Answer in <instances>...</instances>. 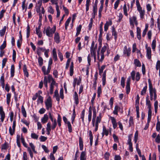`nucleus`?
<instances>
[{
    "instance_id": "15",
    "label": "nucleus",
    "mask_w": 160,
    "mask_h": 160,
    "mask_svg": "<svg viewBox=\"0 0 160 160\" xmlns=\"http://www.w3.org/2000/svg\"><path fill=\"white\" fill-rule=\"evenodd\" d=\"M11 94L10 93H8L7 94V103L9 105L11 101Z\"/></svg>"
},
{
    "instance_id": "35",
    "label": "nucleus",
    "mask_w": 160,
    "mask_h": 160,
    "mask_svg": "<svg viewBox=\"0 0 160 160\" xmlns=\"http://www.w3.org/2000/svg\"><path fill=\"white\" fill-rule=\"evenodd\" d=\"M92 110L91 107L90 106L89 108L88 118H92Z\"/></svg>"
},
{
    "instance_id": "44",
    "label": "nucleus",
    "mask_w": 160,
    "mask_h": 160,
    "mask_svg": "<svg viewBox=\"0 0 160 160\" xmlns=\"http://www.w3.org/2000/svg\"><path fill=\"white\" fill-rule=\"evenodd\" d=\"M90 0H87L86 2V11H88L89 10V3L90 2Z\"/></svg>"
},
{
    "instance_id": "33",
    "label": "nucleus",
    "mask_w": 160,
    "mask_h": 160,
    "mask_svg": "<svg viewBox=\"0 0 160 160\" xmlns=\"http://www.w3.org/2000/svg\"><path fill=\"white\" fill-rule=\"evenodd\" d=\"M30 28L29 24H28L27 29V38H28L30 36Z\"/></svg>"
},
{
    "instance_id": "21",
    "label": "nucleus",
    "mask_w": 160,
    "mask_h": 160,
    "mask_svg": "<svg viewBox=\"0 0 160 160\" xmlns=\"http://www.w3.org/2000/svg\"><path fill=\"white\" fill-rule=\"evenodd\" d=\"M6 29V26H4L3 28L0 30V35L1 36H3L5 34Z\"/></svg>"
},
{
    "instance_id": "50",
    "label": "nucleus",
    "mask_w": 160,
    "mask_h": 160,
    "mask_svg": "<svg viewBox=\"0 0 160 160\" xmlns=\"http://www.w3.org/2000/svg\"><path fill=\"white\" fill-rule=\"evenodd\" d=\"M6 47V42L4 41L3 44L0 46V50H2L4 49Z\"/></svg>"
},
{
    "instance_id": "29",
    "label": "nucleus",
    "mask_w": 160,
    "mask_h": 160,
    "mask_svg": "<svg viewBox=\"0 0 160 160\" xmlns=\"http://www.w3.org/2000/svg\"><path fill=\"white\" fill-rule=\"evenodd\" d=\"M71 20V18L69 17V18H68L67 20L65 22V29L66 30H67V27L68 26Z\"/></svg>"
},
{
    "instance_id": "16",
    "label": "nucleus",
    "mask_w": 160,
    "mask_h": 160,
    "mask_svg": "<svg viewBox=\"0 0 160 160\" xmlns=\"http://www.w3.org/2000/svg\"><path fill=\"white\" fill-rule=\"evenodd\" d=\"M23 71L24 73L25 76L27 78H28L29 76V73L27 71L26 66L25 65L24 66Z\"/></svg>"
},
{
    "instance_id": "64",
    "label": "nucleus",
    "mask_w": 160,
    "mask_h": 160,
    "mask_svg": "<svg viewBox=\"0 0 160 160\" xmlns=\"http://www.w3.org/2000/svg\"><path fill=\"white\" fill-rule=\"evenodd\" d=\"M155 141L158 143H159L160 142V136L159 134H158L157 136L155 139Z\"/></svg>"
},
{
    "instance_id": "20",
    "label": "nucleus",
    "mask_w": 160,
    "mask_h": 160,
    "mask_svg": "<svg viewBox=\"0 0 160 160\" xmlns=\"http://www.w3.org/2000/svg\"><path fill=\"white\" fill-rule=\"evenodd\" d=\"M48 81L49 82H51V83L53 82V83H56V82L54 79L52 78V76L50 75H48Z\"/></svg>"
},
{
    "instance_id": "10",
    "label": "nucleus",
    "mask_w": 160,
    "mask_h": 160,
    "mask_svg": "<svg viewBox=\"0 0 160 160\" xmlns=\"http://www.w3.org/2000/svg\"><path fill=\"white\" fill-rule=\"evenodd\" d=\"M15 67L13 65H12L10 69L11 77L12 78L14 75Z\"/></svg>"
},
{
    "instance_id": "58",
    "label": "nucleus",
    "mask_w": 160,
    "mask_h": 160,
    "mask_svg": "<svg viewBox=\"0 0 160 160\" xmlns=\"http://www.w3.org/2000/svg\"><path fill=\"white\" fill-rule=\"evenodd\" d=\"M136 80L137 81H138L140 79V75L139 72H138L136 73Z\"/></svg>"
},
{
    "instance_id": "31",
    "label": "nucleus",
    "mask_w": 160,
    "mask_h": 160,
    "mask_svg": "<svg viewBox=\"0 0 160 160\" xmlns=\"http://www.w3.org/2000/svg\"><path fill=\"white\" fill-rule=\"evenodd\" d=\"M38 62L40 66H42L43 64V60L41 57H39L38 59Z\"/></svg>"
},
{
    "instance_id": "22",
    "label": "nucleus",
    "mask_w": 160,
    "mask_h": 160,
    "mask_svg": "<svg viewBox=\"0 0 160 160\" xmlns=\"http://www.w3.org/2000/svg\"><path fill=\"white\" fill-rule=\"evenodd\" d=\"M82 25H80L77 28V33H76V36H77L78 35L80 34V32L81 31V29L82 28Z\"/></svg>"
},
{
    "instance_id": "56",
    "label": "nucleus",
    "mask_w": 160,
    "mask_h": 160,
    "mask_svg": "<svg viewBox=\"0 0 160 160\" xmlns=\"http://www.w3.org/2000/svg\"><path fill=\"white\" fill-rule=\"evenodd\" d=\"M140 14V17L141 18H144V16L145 14V11L143 10L142 11H141L139 12Z\"/></svg>"
},
{
    "instance_id": "23",
    "label": "nucleus",
    "mask_w": 160,
    "mask_h": 160,
    "mask_svg": "<svg viewBox=\"0 0 160 160\" xmlns=\"http://www.w3.org/2000/svg\"><path fill=\"white\" fill-rule=\"evenodd\" d=\"M62 121V118L59 114H58V118H57V122L58 123V125L59 127H60L61 124V122Z\"/></svg>"
},
{
    "instance_id": "7",
    "label": "nucleus",
    "mask_w": 160,
    "mask_h": 160,
    "mask_svg": "<svg viewBox=\"0 0 160 160\" xmlns=\"http://www.w3.org/2000/svg\"><path fill=\"white\" fill-rule=\"evenodd\" d=\"M54 40L55 42L57 44L59 43L60 42V38L59 33L56 32L54 34Z\"/></svg>"
},
{
    "instance_id": "30",
    "label": "nucleus",
    "mask_w": 160,
    "mask_h": 160,
    "mask_svg": "<svg viewBox=\"0 0 160 160\" xmlns=\"http://www.w3.org/2000/svg\"><path fill=\"white\" fill-rule=\"evenodd\" d=\"M21 111L23 116L25 117H26L27 116L26 112L23 105L22 106Z\"/></svg>"
},
{
    "instance_id": "3",
    "label": "nucleus",
    "mask_w": 160,
    "mask_h": 160,
    "mask_svg": "<svg viewBox=\"0 0 160 160\" xmlns=\"http://www.w3.org/2000/svg\"><path fill=\"white\" fill-rule=\"evenodd\" d=\"M46 106V108L48 110H49L52 107V100L51 98L49 97L47 99L46 101L45 102Z\"/></svg>"
},
{
    "instance_id": "13",
    "label": "nucleus",
    "mask_w": 160,
    "mask_h": 160,
    "mask_svg": "<svg viewBox=\"0 0 160 160\" xmlns=\"http://www.w3.org/2000/svg\"><path fill=\"white\" fill-rule=\"evenodd\" d=\"M8 147V144L7 142H5L2 145L1 150H6Z\"/></svg>"
},
{
    "instance_id": "5",
    "label": "nucleus",
    "mask_w": 160,
    "mask_h": 160,
    "mask_svg": "<svg viewBox=\"0 0 160 160\" xmlns=\"http://www.w3.org/2000/svg\"><path fill=\"white\" fill-rule=\"evenodd\" d=\"M129 21L130 25H134V23H135L136 25H137L138 24V22L136 20V18L135 16H133L132 18H130Z\"/></svg>"
},
{
    "instance_id": "49",
    "label": "nucleus",
    "mask_w": 160,
    "mask_h": 160,
    "mask_svg": "<svg viewBox=\"0 0 160 160\" xmlns=\"http://www.w3.org/2000/svg\"><path fill=\"white\" fill-rule=\"evenodd\" d=\"M135 71H133L131 73V76L132 79L133 80H135Z\"/></svg>"
},
{
    "instance_id": "52",
    "label": "nucleus",
    "mask_w": 160,
    "mask_h": 160,
    "mask_svg": "<svg viewBox=\"0 0 160 160\" xmlns=\"http://www.w3.org/2000/svg\"><path fill=\"white\" fill-rule=\"evenodd\" d=\"M48 12L51 14H53L54 13V10L52 8V7L51 6H49L48 8Z\"/></svg>"
},
{
    "instance_id": "18",
    "label": "nucleus",
    "mask_w": 160,
    "mask_h": 160,
    "mask_svg": "<svg viewBox=\"0 0 160 160\" xmlns=\"http://www.w3.org/2000/svg\"><path fill=\"white\" fill-rule=\"evenodd\" d=\"M74 99L75 101V103L77 105L79 103V100L78 95L76 92H75L74 93Z\"/></svg>"
},
{
    "instance_id": "39",
    "label": "nucleus",
    "mask_w": 160,
    "mask_h": 160,
    "mask_svg": "<svg viewBox=\"0 0 160 160\" xmlns=\"http://www.w3.org/2000/svg\"><path fill=\"white\" fill-rule=\"evenodd\" d=\"M31 138H32L35 139L37 140L38 139V135L34 133H32L31 134Z\"/></svg>"
},
{
    "instance_id": "55",
    "label": "nucleus",
    "mask_w": 160,
    "mask_h": 160,
    "mask_svg": "<svg viewBox=\"0 0 160 160\" xmlns=\"http://www.w3.org/2000/svg\"><path fill=\"white\" fill-rule=\"evenodd\" d=\"M102 93V89L101 87H99L98 89V96L99 97L100 96V94Z\"/></svg>"
},
{
    "instance_id": "2",
    "label": "nucleus",
    "mask_w": 160,
    "mask_h": 160,
    "mask_svg": "<svg viewBox=\"0 0 160 160\" xmlns=\"http://www.w3.org/2000/svg\"><path fill=\"white\" fill-rule=\"evenodd\" d=\"M149 88L150 95H152L153 96H154L153 99L154 101H155L157 97L156 89L155 88H153V87Z\"/></svg>"
},
{
    "instance_id": "62",
    "label": "nucleus",
    "mask_w": 160,
    "mask_h": 160,
    "mask_svg": "<svg viewBox=\"0 0 160 160\" xmlns=\"http://www.w3.org/2000/svg\"><path fill=\"white\" fill-rule=\"evenodd\" d=\"M47 139V137L42 136H41L40 138V139L41 142H44Z\"/></svg>"
},
{
    "instance_id": "6",
    "label": "nucleus",
    "mask_w": 160,
    "mask_h": 160,
    "mask_svg": "<svg viewBox=\"0 0 160 160\" xmlns=\"http://www.w3.org/2000/svg\"><path fill=\"white\" fill-rule=\"evenodd\" d=\"M146 49L147 50V56L149 59H150L151 58V48L150 47H147V45H146Z\"/></svg>"
},
{
    "instance_id": "51",
    "label": "nucleus",
    "mask_w": 160,
    "mask_h": 160,
    "mask_svg": "<svg viewBox=\"0 0 160 160\" xmlns=\"http://www.w3.org/2000/svg\"><path fill=\"white\" fill-rule=\"evenodd\" d=\"M85 110L83 109L82 111L81 115V118L82 119V122H84V115H85Z\"/></svg>"
},
{
    "instance_id": "12",
    "label": "nucleus",
    "mask_w": 160,
    "mask_h": 160,
    "mask_svg": "<svg viewBox=\"0 0 160 160\" xmlns=\"http://www.w3.org/2000/svg\"><path fill=\"white\" fill-rule=\"evenodd\" d=\"M48 119V115L47 114H45L44 117L41 119L42 122L43 123H45L47 122Z\"/></svg>"
},
{
    "instance_id": "14",
    "label": "nucleus",
    "mask_w": 160,
    "mask_h": 160,
    "mask_svg": "<svg viewBox=\"0 0 160 160\" xmlns=\"http://www.w3.org/2000/svg\"><path fill=\"white\" fill-rule=\"evenodd\" d=\"M137 38L139 40H140L141 38V30L139 27L137 28Z\"/></svg>"
},
{
    "instance_id": "61",
    "label": "nucleus",
    "mask_w": 160,
    "mask_h": 160,
    "mask_svg": "<svg viewBox=\"0 0 160 160\" xmlns=\"http://www.w3.org/2000/svg\"><path fill=\"white\" fill-rule=\"evenodd\" d=\"M42 147L46 152L48 153L49 152V150L45 145H42Z\"/></svg>"
},
{
    "instance_id": "42",
    "label": "nucleus",
    "mask_w": 160,
    "mask_h": 160,
    "mask_svg": "<svg viewBox=\"0 0 160 160\" xmlns=\"http://www.w3.org/2000/svg\"><path fill=\"white\" fill-rule=\"evenodd\" d=\"M123 12H124V15L126 16H128V14L127 12V6L125 4L123 6Z\"/></svg>"
},
{
    "instance_id": "48",
    "label": "nucleus",
    "mask_w": 160,
    "mask_h": 160,
    "mask_svg": "<svg viewBox=\"0 0 160 160\" xmlns=\"http://www.w3.org/2000/svg\"><path fill=\"white\" fill-rule=\"evenodd\" d=\"M23 160H28V158L27 153L26 152H24L23 155Z\"/></svg>"
},
{
    "instance_id": "27",
    "label": "nucleus",
    "mask_w": 160,
    "mask_h": 160,
    "mask_svg": "<svg viewBox=\"0 0 160 160\" xmlns=\"http://www.w3.org/2000/svg\"><path fill=\"white\" fill-rule=\"evenodd\" d=\"M151 46L152 50L153 51H154L156 46V40L155 38L152 41Z\"/></svg>"
},
{
    "instance_id": "24",
    "label": "nucleus",
    "mask_w": 160,
    "mask_h": 160,
    "mask_svg": "<svg viewBox=\"0 0 160 160\" xmlns=\"http://www.w3.org/2000/svg\"><path fill=\"white\" fill-rule=\"evenodd\" d=\"M134 63L137 67H140L141 66V64L140 62L137 59H134Z\"/></svg>"
},
{
    "instance_id": "1",
    "label": "nucleus",
    "mask_w": 160,
    "mask_h": 160,
    "mask_svg": "<svg viewBox=\"0 0 160 160\" xmlns=\"http://www.w3.org/2000/svg\"><path fill=\"white\" fill-rule=\"evenodd\" d=\"M56 30V27L54 26L52 28H51L50 27H48L46 30L44 29L43 31V33H45V32L46 35L49 37H52L53 34L55 33Z\"/></svg>"
},
{
    "instance_id": "19",
    "label": "nucleus",
    "mask_w": 160,
    "mask_h": 160,
    "mask_svg": "<svg viewBox=\"0 0 160 160\" xmlns=\"http://www.w3.org/2000/svg\"><path fill=\"white\" fill-rule=\"evenodd\" d=\"M146 105L148 106V108H151V102L149 100L148 96L146 98Z\"/></svg>"
},
{
    "instance_id": "11",
    "label": "nucleus",
    "mask_w": 160,
    "mask_h": 160,
    "mask_svg": "<svg viewBox=\"0 0 160 160\" xmlns=\"http://www.w3.org/2000/svg\"><path fill=\"white\" fill-rule=\"evenodd\" d=\"M86 153L85 151L82 152L80 155V160H86Z\"/></svg>"
},
{
    "instance_id": "8",
    "label": "nucleus",
    "mask_w": 160,
    "mask_h": 160,
    "mask_svg": "<svg viewBox=\"0 0 160 160\" xmlns=\"http://www.w3.org/2000/svg\"><path fill=\"white\" fill-rule=\"evenodd\" d=\"M112 24V22L111 21L107 22L104 25V31H107L108 29V26Z\"/></svg>"
},
{
    "instance_id": "28",
    "label": "nucleus",
    "mask_w": 160,
    "mask_h": 160,
    "mask_svg": "<svg viewBox=\"0 0 160 160\" xmlns=\"http://www.w3.org/2000/svg\"><path fill=\"white\" fill-rule=\"evenodd\" d=\"M52 54L53 56V59H54L55 61H57V55L56 52L55 51V49H53L52 50Z\"/></svg>"
},
{
    "instance_id": "17",
    "label": "nucleus",
    "mask_w": 160,
    "mask_h": 160,
    "mask_svg": "<svg viewBox=\"0 0 160 160\" xmlns=\"http://www.w3.org/2000/svg\"><path fill=\"white\" fill-rule=\"evenodd\" d=\"M152 108H148V120H151V116H152Z\"/></svg>"
},
{
    "instance_id": "36",
    "label": "nucleus",
    "mask_w": 160,
    "mask_h": 160,
    "mask_svg": "<svg viewBox=\"0 0 160 160\" xmlns=\"http://www.w3.org/2000/svg\"><path fill=\"white\" fill-rule=\"evenodd\" d=\"M93 13H97L98 10L97 4H95L93 6Z\"/></svg>"
},
{
    "instance_id": "32",
    "label": "nucleus",
    "mask_w": 160,
    "mask_h": 160,
    "mask_svg": "<svg viewBox=\"0 0 160 160\" xmlns=\"http://www.w3.org/2000/svg\"><path fill=\"white\" fill-rule=\"evenodd\" d=\"M105 67V65H102L101 66V68H99V74L100 75H101L102 73L103 72V70Z\"/></svg>"
},
{
    "instance_id": "57",
    "label": "nucleus",
    "mask_w": 160,
    "mask_h": 160,
    "mask_svg": "<svg viewBox=\"0 0 160 160\" xmlns=\"http://www.w3.org/2000/svg\"><path fill=\"white\" fill-rule=\"evenodd\" d=\"M132 134L129 135L128 136V144L132 143L131 142L132 138Z\"/></svg>"
},
{
    "instance_id": "54",
    "label": "nucleus",
    "mask_w": 160,
    "mask_h": 160,
    "mask_svg": "<svg viewBox=\"0 0 160 160\" xmlns=\"http://www.w3.org/2000/svg\"><path fill=\"white\" fill-rule=\"evenodd\" d=\"M21 141L23 144V145L25 147H28V145L27 143L25 142L24 138L22 137H21Z\"/></svg>"
},
{
    "instance_id": "26",
    "label": "nucleus",
    "mask_w": 160,
    "mask_h": 160,
    "mask_svg": "<svg viewBox=\"0 0 160 160\" xmlns=\"http://www.w3.org/2000/svg\"><path fill=\"white\" fill-rule=\"evenodd\" d=\"M147 88V86L146 84V85L143 88L141 92V95H144L146 94Z\"/></svg>"
},
{
    "instance_id": "25",
    "label": "nucleus",
    "mask_w": 160,
    "mask_h": 160,
    "mask_svg": "<svg viewBox=\"0 0 160 160\" xmlns=\"http://www.w3.org/2000/svg\"><path fill=\"white\" fill-rule=\"evenodd\" d=\"M55 83H51L50 85V94H52L53 92L54 86L55 85Z\"/></svg>"
},
{
    "instance_id": "9",
    "label": "nucleus",
    "mask_w": 160,
    "mask_h": 160,
    "mask_svg": "<svg viewBox=\"0 0 160 160\" xmlns=\"http://www.w3.org/2000/svg\"><path fill=\"white\" fill-rule=\"evenodd\" d=\"M111 119L112 121V122L113 125V128L114 129H115L117 126V123L116 122V119L114 118L113 117H111Z\"/></svg>"
},
{
    "instance_id": "53",
    "label": "nucleus",
    "mask_w": 160,
    "mask_h": 160,
    "mask_svg": "<svg viewBox=\"0 0 160 160\" xmlns=\"http://www.w3.org/2000/svg\"><path fill=\"white\" fill-rule=\"evenodd\" d=\"M125 79L123 77H122L121 78V84L122 87L124 88L125 86Z\"/></svg>"
},
{
    "instance_id": "59",
    "label": "nucleus",
    "mask_w": 160,
    "mask_h": 160,
    "mask_svg": "<svg viewBox=\"0 0 160 160\" xmlns=\"http://www.w3.org/2000/svg\"><path fill=\"white\" fill-rule=\"evenodd\" d=\"M156 69L158 70V69L160 70V61L158 60L157 61L156 65Z\"/></svg>"
},
{
    "instance_id": "37",
    "label": "nucleus",
    "mask_w": 160,
    "mask_h": 160,
    "mask_svg": "<svg viewBox=\"0 0 160 160\" xmlns=\"http://www.w3.org/2000/svg\"><path fill=\"white\" fill-rule=\"evenodd\" d=\"M138 131H137L135 132V133L134 135V141L135 143H136L138 140Z\"/></svg>"
},
{
    "instance_id": "40",
    "label": "nucleus",
    "mask_w": 160,
    "mask_h": 160,
    "mask_svg": "<svg viewBox=\"0 0 160 160\" xmlns=\"http://www.w3.org/2000/svg\"><path fill=\"white\" fill-rule=\"evenodd\" d=\"M15 131V129L12 128L11 127H10L9 128V132L10 134L11 135H12L14 133Z\"/></svg>"
},
{
    "instance_id": "63",
    "label": "nucleus",
    "mask_w": 160,
    "mask_h": 160,
    "mask_svg": "<svg viewBox=\"0 0 160 160\" xmlns=\"http://www.w3.org/2000/svg\"><path fill=\"white\" fill-rule=\"evenodd\" d=\"M119 2L120 0H117V1H116L114 5V8H115V9H117V7L118 6L119 3Z\"/></svg>"
},
{
    "instance_id": "4",
    "label": "nucleus",
    "mask_w": 160,
    "mask_h": 160,
    "mask_svg": "<svg viewBox=\"0 0 160 160\" xmlns=\"http://www.w3.org/2000/svg\"><path fill=\"white\" fill-rule=\"evenodd\" d=\"M0 115L1 121L2 122L5 118V113L3 110V108L2 106L0 107Z\"/></svg>"
},
{
    "instance_id": "47",
    "label": "nucleus",
    "mask_w": 160,
    "mask_h": 160,
    "mask_svg": "<svg viewBox=\"0 0 160 160\" xmlns=\"http://www.w3.org/2000/svg\"><path fill=\"white\" fill-rule=\"evenodd\" d=\"M156 129L158 131H159L160 130V122L158 121L156 124Z\"/></svg>"
},
{
    "instance_id": "60",
    "label": "nucleus",
    "mask_w": 160,
    "mask_h": 160,
    "mask_svg": "<svg viewBox=\"0 0 160 160\" xmlns=\"http://www.w3.org/2000/svg\"><path fill=\"white\" fill-rule=\"evenodd\" d=\"M56 10L57 12V17L58 18L60 15V11L59 10L58 5H57V7H56Z\"/></svg>"
},
{
    "instance_id": "38",
    "label": "nucleus",
    "mask_w": 160,
    "mask_h": 160,
    "mask_svg": "<svg viewBox=\"0 0 160 160\" xmlns=\"http://www.w3.org/2000/svg\"><path fill=\"white\" fill-rule=\"evenodd\" d=\"M96 50L94 49V48H90V54L92 56H93V55H94L96 54Z\"/></svg>"
},
{
    "instance_id": "41",
    "label": "nucleus",
    "mask_w": 160,
    "mask_h": 160,
    "mask_svg": "<svg viewBox=\"0 0 160 160\" xmlns=\"http://www.w3.org/2000/svg\"><path fill=\"white\" fill-rule=\"evenodd\" d=\"M67 124H68V131L69 132H71L72 131V126L71 124V123L70 122H67Z\"/></svg>"
},
{
    "instance_id": "43",
    "label": "nucleus",
    "mask_w": 160,
    "mask_h": 160,
    "mask_svg": "<svg viewBox=\"0 0 160 160\" xmlns=\"http://www.w3.org/2000/svg\"><path fill=\"white\" fill-rule=\"evenodd\" d=\"M38 103L40 102L42 103L43 102V98L41 96H38Z\"/></svg>"
},
{
    "instance_id": "46",
    "label": "nucleus",
    "mask_w": 160,
    "mask_h": 160,
    "mask_svg": "<svg viewBox=\"0 0 160 160\" xmlns=\"http://www.w3.org/2000/svg\"><path fill=\"white\" fill-rule=\"evenodd\" d=\"M103 132L106 136H107L108 134V131L106 129L104 126H103Z\"/></svg>"
},
{
    "instance_id": "34",
    "label": "nucleus",
    "mask_w": 160,
    "mask_h": 160,
    "mask_svg": "<svg viewBox=\"0 0 160 160\" xmlns=\"http://www.w3.org/2000/svg\"><path fill=\"white\" fill-rule=\"evenodd\" d=\"M112 35L114 36L115 39L116 40L117 38V33L114 28L113 27L112 28Z\"/></svg>"
},
{
    "instance_id": "45",
    "label": "nucleus",
    "mask_w": 160,
    "mask_h": 160,
    "mask_svg": "<svg viewBox=\"0 0 160 160\" xmlns=\"http://www.w3.org/2000/svg\"><path fill=\"white\" fill-rule=\"evenodd\" d=\"M16 58V52L15 50L13 49L12 51V60L15 62Z\"/></svg>"
}]
</instances>
